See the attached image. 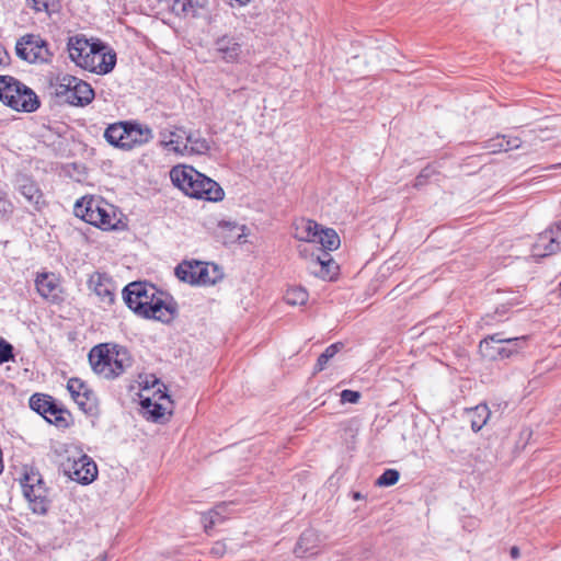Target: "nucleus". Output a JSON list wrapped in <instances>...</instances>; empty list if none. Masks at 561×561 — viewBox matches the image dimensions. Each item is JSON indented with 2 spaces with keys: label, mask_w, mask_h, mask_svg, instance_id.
<instances>
[{
  "label": "nucleus",
  "mask_w": 561,
  "mask_h": 561,
  "mask_svg": "<svg viewBox=\"0 0 561 561\" xmlns=\"http://www.w3.org/2000/svg\"><path fill=\"white\" fill-rule=\"evenodd\" d=\"M510 553H511V557L513 559H517L519 557V549H518V547H516V546L512 547L511 550H510Z\"/></svg>",
  "instance_id": "42"
},
{
  "label": "nucleus",
  "mask_w": 561,
  "mask_h": 561,
  "mask_svg": "<svg viewBox=\"0 0 561 561\" xmlns=\"http://www.w3.org/2000/svg\"><path fill=\"white\" fill-rule=\"evenodd\" d=\"M35 284L38 294L43 298L51 302H57L61 299V286L55 274L42 273L37 275Z\"/></svg>",
  "instance_id": "19"
},
{
  "label": "nucleus",
  "mask_w": 561,
  "mask_h": 561,
  "mask_svg": "<svg viewBox=\"0 0 561 561\" xmlns=\"http://www.w3.org/2000/svg\"><path fill=\"white\" fill-rule=\"evenodd\" d=\"M321 539L319 534L313 529L305 530L296 543L294 552L299 558H306L318 553Z\"/></svg>",
  "instance_id": "22"
},
{
  "label": "nucleus",
  "mask_w": 561,
  "mask_h": 561,
  "mask_svg": "<svg viewBox=\"0 0 561 561\" xmlns=\"http://www.w3.org/2000/svg\"><path fill=\"white\" fill-rule=\"evenodd\" d=\"M175 275L180 280L192 285H214L222 276L215 264L203 262H183L176 266Z\"/></svg>",
  "instance_id": "10"
},
{
  "label": "nucleus",
  "mask_w": 561,
  "mask_h": 561,
  "mask_svg": "<svg viewBox=\"0 0 561 561\" xmlns=\"http://www.w3.org/2000/svg\"><path fill=\"white\" fill-rule=\"evenodd\" d=\"M317 237L313 243H318L323 249V252L334 251L339 249L341 240L336 231L332 228H323L318 226Z\"/></svg>",
  "instance_id": "26"
},
{
  "label": "nucleus",
  "mask_w": 561,
  "mask_h": 561,
  "mask_svg": "<svg viewBox=\"0 0 561 561\" xmlns=\"http://www.w3.org/2000/svg\"><path fill=\"white\" fill-rule=\"evenodd\" d=\"M0 100L15 111L33 112L39 106L36 94L11 76H0Z\"/></svg>",
  "instance_id": "6"
},
{
  "label": "nucleus",
  "mask_w": 561,
  "mask_h": 561,
  "mask_svg": "<svg viewBox=\"0 0 561 561\" xmlns=\"http://www.w3.org/2000/svg\"><path fill=\"white\" fill-rule=\"evenodd\" d=\"M95 39H88L83 35H75L68 39V53L70 59L80 68L83 67V61L90 59L92 49H94Z\"/></svg>",
  "instance_id": "17"
},
{
  "label": "nucleus",
  "mask_w": 561,
  "mask_h": 561,
  "mask_svg": "<svg viewBox=\"0 0 561 561\" xmlns=\"http://www.w3.org/2000/svg\"><path fill=\"white\" fill-rule=\"evenodd\" d=\"M360 399V393L358 391L345 389L341 392V401L343 403H357Z\"/></svg>",
  "instance_id": "36"
},
{
  "label": "nucleus",
  "mask_w": 561,
  "mask_h": 561,
  "mask_svg": "<svg viewBox=\"0 0 561 561\" xmlns=\"http://www.w3.org/2000/svg\"><path fill=\"white\" fill-rule=\"evenodd\" d=\"M126 305L137 314L162 322H170L174 316L171 297L152 284L135 282L124 288Z\"/></svg>",
  "instance_id": "1"
},
{
  "label": "nucleus",
  "mask_w": 561,
  "mask_h": 561,
  "mask_svg": "<svg viewBox=\"0 0 561 561\" xmlns=\"http://www.w3.org/2000/svg\"><path fill=\"white\" fill-rule=\"evenodd\" d=\"M19 191L30 204L37 205L42 198V194L36 184L27 179L20 182Z\"/></svg>",
  "instance_id": "31"
},
{
  "label": "nucleus",
  "mask_w": 561,
  "mask_h": 561,
  "mask_svg": "<svg viewBox=\"0 0 561 561\" xmlns=\"http://www.w3.org/2000/svg\"><path fill=\"white\" fill-rule=\"evenodd\" d=\"M104 138L114 147L130 150L149 142L153 138V133L147 125L136 122H117L105 129Z\"/></svg>",
  "instance_id": "5"
},
{
  "label": "nucleus",
  "mask_w": 561,
  "mask_h": 561,
  "mask_svg": "<svg viewBox=\"0 0 561 561\" xmlns=\"http://www.w3.org/2000/svg\"><path fill=\"white\" fill-rule=\"evenodd\" d=\"M353 499H354V500H360V499H363V495H362L359 492H355V493L353 494Z\"/></svg>",
  "instance_id": "46"
},
{
  "label": "nucleus",
  "mask_w": 561,
  "mask_h": 561,
  "mask_svg": "<svg viewBox=\"0 0 561 561\" xmlns=\"http://www.w3.org/2000/svg\"><path fill=\"white\" fill-rule=\"evenodd\" d=\"M527 337H505L504 333H494L479 344L480 354L489 360L508 358L526 345Z\"/></svg>",
  "instance_id": "8"
},
{
  "label": "nucleus",
  "mask_w": 561,
  "mask_h": 561,
  "mask_svg": "<svg viewBox=\"0 0 561 561\" xmlns=\"http://www.w3.org/2000/svg\"><path fill=\"white\" fill-rule=\"evenodd\" d=\"M185 145L187 146V156L205 154L210 149L209 141L202 137L199 131L185 129Z\"/></svg>",
  "instance_id": "25"
},
{
  "label": "nucleus",
  "mask_w": 561,
  "mask_h": 561,
  "mask_svg": "<svg viewBox=\"0 0 561 561\" xmlns=\"http://www.w3.org/2000/svg\"><path fill=\"white\" fill-rule=\"evenodd\" d=\"M160 146L178 156H187V146L185 145V129L175 127L173 130H162L160 133Z\"/></svg>",
  "instance_id": "18"
},
{
  "label": "nucleus",
  "mask_w": 561,
  "mask_h": 561,
  "mask_svg": "<svg viewBox=\"0 0 561 561\" xmlns=\"http://www.w3.org/2000/svg\"><path fill=\"white\" fill-rule=\"evenodd\" d=\"M172 183L184 194L194 198L221 201L224 191L217 182L205 176L190 165H176L170 171Z\"/></svg>",
  "instance_id": "2"
},
{
  "label": "nucleus",
  "mask_w": 561,
  "mask_h": 561,
  "mask_svg": "<svg viewBox=\"0 0 561 561\" xmlns=\"http://www.w3.org/2000/svg\"><path fill=\"white\" fill-rule=\"evenodd\" d=\"M51 87L55 95L70 105L85 106L94 99V91L91 85L71 75L57 76Z\"/></svg>",
  "instance_id": "7"
},
{
  "label": "nucleus",
  "mask_w": 561,
  "mask_h": 561,
  "mask_svg": "<svg viewBox=\"0 0 561 561\" xmlns=\"http://www.w3.org/2000/svg\"><path fill=\"white\" fill-rule=\"evenodd\" d=\"M75 214L102 230L117 229L121 224L116 208L99 196H84L77 201Z\"/></svg>",
  "instance_id": "4"
},
{
  "label": "nucleus",
  "mask_w": 561,
  "mask_h": 561,
  "mask_svg": "<svg viewBox=\"0 0 561 561\" xmlns=\"http://www.w3.org/2000/svg\"><path fill=\"white\" fill-rule=\"evenodd\" d=\"M90 288L101 298L102 301L111 304L114 300L112 284L108 277L94 273L89 279Z\"/></svg>",
  "instance_id": "23"
},
{
  "label": "nucleus",
  "mask_w": 561,
  "mask_h": 561,
  "mask_svg": "<svg viewBox=\"0 0 561 561\" xmlns=\"http://www.w3.org/2000/svg\"><path fill=\"white\" fill-rule=\"evenodd\" d=\"M504 140H505V136H496L495 138H492L489 141H486V145L484 146V148L488 149L489 152H491V153L504 151V149H503Z\"/></svg>",
  "instance_id": "35"
},
{
  "label": "nucleus",
  "mask_w": 561,
  "mask_h": 561,
  "mask_svg": "<svg viewBox=\"0 0 561 561\" xmlns=\"http://www.w3.org/2000/svg\"><path fill=\"white\" fill-rule=\"evenodd\" d=\"M309 268L316 276L331 280L337 274L339 266L329 252H322L311 259Z\"/></svg>",
  "instance_id": "21"
},
{
  "label": "nucleus",
  "mask_w": 561,
  "mask_h": 561,
  "mask_svg": "<svg viewBox=\"0 0 561 561\" xmlns=\"http://www.w3.org/2000/svg\"><path fill=\"white\" fill-rule=\"evenodd\" d=\"M21 486L32 512L38 515H45L48 512L50 501L48 490L39 472L34 470L25 472L21 480Z\"/></svg>",
  "instance_id": "9"
},
{
  "label": "nucleus",
  "mask_w": 561,
  "mask_h": 561,
  "mask_svg": "<svg viewBox=\"0 0 561 561\" xmlns=\"http://www.w3.org/2000/svg\"><path fill=\"white\" fill-rule=\"evenodd\" d=\"M99 561H104V559H101V560H99Z\"/></svg>",
  "instance_id": "48"
},
{
  "label": "nucleus",
  "mask_w": 561,
  "mask_h": 561,
  "mask_svg": "<svg viewBox=\"0 0 561 561\" xmlns=\"http://www.w3.org/2000/svg\"><path fill=\"white\" fill-rule=\"evenodd\" d=\"M15 50L16 55L27 62H46L50 57L47 43L34 34L22 36L16 43Z\"/></svg>",
  "instance_id": "11"
},
{
  "label": "nucleus",
  "mask_w": 561,
  "mask_h": 561,
  "mask_svg": "<svg viewBox=\"0 0 561 561\" xmlns=\"http://www.w3.org/2000/svg\"><path fill=\"white\" fill-rule=\"evenodd\" d=\"M230 1H231L230 2L231 7H234V2L240 7H243L250 2V0H230Z\"/></svg>",
  "instance_id": "43"
},
{
  "label": "nucleus",
  "mask_w": 561,
  "mask_h": 561,
  "mask_svg": "<svg viewBox=\"0 0 561 561\" xmlns=\"http://www.w3.org/2000/svg\"><path fill=\"white\" fill-rule=\"evenodd\" d=\"M9 60V56L7 51L0 46V66L7 65Z\"/></svg>",
  "instance_id": "41"
},
{
  "label": "nucleus",
  "mask_w": 561,
  "mask_h": 561,
  "mask_svg": "<svg viewBox=\"0 0 561 561\" xmlns=\"http://www.w3.org/2000/svg\"><path fill=\"white\" fill-rule=\"evenodd\" d=\"M30 408L51 424L60 425L66 421L64 411L54 403L49 396L33 394L30 399Z\"/></svg>",
  "instance_id": "15"
},
{
  "label": "nucleus",
  "mask_w": 561,
  "mask_h": 561,
  "mask_svg": "<svg viewBox=\"0 0 561 561\" xmlns=\"http://www.w3.org/2000/svg\"><path fill=\"white\" fill-rule=\"evenodd\" d=\"M400 478L399 471L396 469H387L376 480V485L378 486H391L398 482Z\"/></svg>",
  "instance_id": "33"
},
{
  "label": "nucleus",
  "mask_w": 561,
  "mask_h": 561,
  "mask_svg": "<svg viewBox=\"0 0 561 561\" xmlns=\"http://www.w3.org/2000/svg\"><path fill=\"white\" fill-rule=\"evenodd\" d=\"M308 291L300 286H290L287 288L283 300L289 306H302L308 301Z\"/></svg>",
  "instance_id": "30"
},
{
  "label": "nucleus",
  "mask_w": 561,
  "mask_h": 561,
  "mask_svg": "<svg viewBox=\"0 0 561 561\" xmlns=\"http://www.w3.org/2000/svg\"><path fill=\"white\" fill-rule=\"evenodd\" d=\"M294 18L301 21V16L295 15Z\"/></svg>",
  "instance_id": "47"
},
{
  "label": "nucleus",
  "mask_w": 561,
  "mask_h": 561,
  "mask_svg": "<svg viewBox=\"0 0 561 561\" xmlns=\"http://www.w3.org/2000/svg\"><path fill=\"white\" fill-rule=\"evenodd\" d=\"M219 520V515L217 512L210 513V524L214 525Z\"/></svg>",
  "instance_id": "44"
},
{
  "label": "nucleus",
  "mask_w": 561,
  "mask_h": 561,
  "mask_svg": "<svg viewBox=\"0 0 561 561\" xmlns=\"http://www.w3.org/2000/svg\"><path fill=\"white\" fill-rule=\"evenodd\" d=\"M343 347L342 343H334L329 345L317 359L316 370L321 371L325 368L330 359H332L339 351Z\"/></svg>",
  "instance_id": "32"
},
{
  "label": "nucleus",
  "mask_w": 561,
  "mask_h": 561,
  "mask_svg": "<svg viewBox=\"0 0 561 561\" xmlns=\"http://www.w3.org/2000/svg\"><path fill=\"white\" fill-rule=\"evenodd\" d=\"M116 64V54L101 41L95 39L90 59L83 61L82 69L96 75H106L113 70Z\"/></svg>",
  "instance_id": "12"
},
{
  "label": "nucleus",
  "mask_w": 561,
  "mask_h": 561,
  "mask_svg": "<svg viewBox=\"0 0 561 561\" xmlns=\"http://www.w3.org/2000/svg\"><path fill=\"white\" fill-rule=\"evenodd\" d=\"M218 237L225 244L245 243L248 227L234 221L222 220L218 224Z\"/></svg>",
  "instance_id": "20"
},
{
  "label": "nucleus",
  "mask_w": 561,
  "mask_h": 561,
  "mask_svg": "<svg viewBox=\"0 0 561 561\" xmlns=\"http://www.w3.org/2000/svg\"><path fill=\"white\" fill-rule=\"evenodd\" d=\"M164 399L167 403H158L152 402L150 398H146L141 400V407L146 410V412L150 415V417L158 422L165 416V414H171V401L168 396L161 397Z\"/></svg>",
  "instance_id": "28"
},
{
  "label": "nucleus",
  "mask_w": 561,
  "mask_h": 561,
  "mask_svg": "<svg viewBox=\"0 0 561 561\" xmlns=\"http://www.w3.org/2000/svg\"><path fill=\"white\" fill-rule=\"evenodd\" d=\"M67 389L82 411L92 412L94 410L95 394L85 382L79 378H70L67 382Z\"/></svg>",
  "instance_id": "16"
},
{
  "label": "nucleus",
  "mask_w": 561,
  "mask_h": 561,
  "mask_svg": "<svg viewBox=\"0 0 561 561\" xmlns=\"http://www.w3.org/2000/svg\"><path fill=\"white\" fill-rule=\"evenodd\" d=\"M216 48L221 57L228 61H236L241 55V45L232 37L222 36L216 42Z\"/></svg>",
  "instance_id": "24"
},
{
  "label": "nucleus",
  "mask_w": 561,
  "mask_h": 561,
  "mask_svg": "<svg viewBox=\"0 0 561 561\" xmlns=\"http://www.w3.org/2000/svg\"><path fill=\"white\" fill-rule=\"evenodd\" d=\"M319 224L301 218L295 222L294 237L300 241L311 242L316 240Z\"/></svg>",
  "instance_id": "27"
},
{
  "label": "nucleus",
  "mask_w": 561,
  "mask_h": 561,
  "mask_svg": "<svg viewBox=\"0 0 561 561\" xmlns=\"http://www.w3.org/2000/svg\"><path fill=\"white\" fill-rule=\"evenodd\" d=\"M522 141L518 137H507L505 136V140L503 142L504 151L513 150L519 148Z\"/></svg>",
  "instance_id": "38"
},
{
  "label": "nucleus",
  "mask_w": 561,
  "mask_h": 561,
  "mask_svg": "<svg viewBox=\"0 0 561 561\" xmlns=\"http://www.w3.org/2000/svg\"><path fill=\"white\" fill-rule=\"evenodd\" d=\"M51 0H27L28 5L37 12H48Z\"/></svg>",
  "instance_id": "37"
},
{
  "label": "nucleus",
  "mask_w": 561,
  "mask_h": 561,
  "mask_svg": "<svg viewBox=\"0 0 561 561\" xmlns=\"http://www.w3.org/2000/svg\"><path fill=\"white\" fill-rule=\"evenodd\" d=\"M430 170L428 169H424L415 179V184L414 186L415 187H420L422 186L424 183H425V179H427L430 176Z\"/></svg>",
  "instance_id": "40"
},
{
  "label": "nucleus",
  "mask_w": 561,
  "mask_h": 561,
  "mask_svg": "<svg viewBox=\"0 0 561 561\" xmlns=\"http://www.w3.org/2000/svg\"><path fill=\"white\" fill-rule=\"evenodd\" d=\"M64 470L73 481L82 484L91 483L98 476V468L95 462L85 455L80 456L78 459H68L64 463Z\"/></svg>",
  "instance_id": "13"
},
{
  "label": "nucleus",
  "mask_w": 561,
  "mask_h": 561,
  "mask_svg": "<svg viewBox=\"0 0 561 561\" xmlns=\"http://www.w3.org/2000/svg\"><path fill=\"white\" fill-rule=\"evenodd\" d=\"M561 250V220L541 232L534 247L535 256L545 257Z\"/></svg>",
  "instance_id": "14"
},
{
  "label": "nucleus",
  "mask_w": 561,
  "mask_h": 561,
  "mask_svg": "<svg viewBox=\"0 0 561 561\" xmlns=\"http://www.w3.org/2000/svg\"><path fill=\"white\" fill-rule=\"evenodd\" d=\"M89 362L95 374L105 379H115L133 366V358L125 347L110 344L94 346Z\"/></svg>",
  "instance_id": "3"
},
{
  "label": "nucleus",
  "mask_w": 561,
  "mask_h": 561,
  "mask_svg": "<svg viewBox=\"0 0 561 561\" xmlns=\"http://www.w3.org/2000/svg\"><path fill=\"white\" fill-rule=\"evenodd\" d=\"M559 168H561V162H560V163H557V164H551V165H549L547 169H548V170H556V169H559Z\"/></svg>",
  "instance_id": "45"
},
{
  "label": "nucleus",
  "mask_w": 561,
  "mask_h": 561,
  "mask_svg": "<svg viewBox=\"0 0 561 561\" xmlns=\"http://www.w3.org/2000/svg\"><path fill=\"white\" fill-rule=\"evenodd\" d=\"M13 358V347L4 340H0V364L7 363Z\"/></svg>",
  "instance_id": "34"
},
{
  "label": "nucleus",
  "mask_w": 561,
  "mask_h": 561,
  "mask_svg": "<svg viewBox=\"0 0 561 561\" xmlns=\"http://www.w3.org/2000/svg\"><path fill=\"white\" fill-rule=\"evenodd\" d=\"M491 412L486 404H479L469 411L471 428L474 432L480 431L488 422Z\"/></svg>",
  "instance_id": "29"
},
{
  "label": "nucleus",
  "mask_w": 561,
  "mask_h": 561,
  "mask_svg": "<svg viewBox=\"0 0 561 561\" xmlns=\"http://www.w3.org/2000/svg\"><path fill=\"white\" fill-rule=\"evenodd\" d=\"M226 551H227V546L224 541H216L210 549V553L216 558L224 557Z\"/></svg>",
  "instance_id": "39"
}]
</instances>
